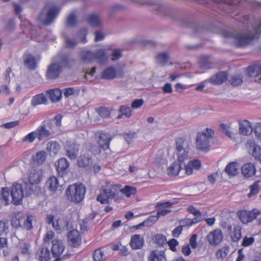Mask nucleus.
<instances>
[{
    "instance_id": "obj_1",
    "label": "nucleus",
    "mask_w": 261,
    "mask_h": 261,
    "mask_svg": "<svg viewBox=\"0 0 261 261\" xmlns=\"http://www.w3.org/2000/svg\"><path fill=\"white\" fill-rule=\"evenodd\" d=\"M247 28L244 32L240 33L237 31L225 30L223 33V36L226 38L231 39L235 45L238 47L245 46L252 40L259 38L261 33V19L259 18L250 27Z\"/></svg>"
},
{
    "instance_id": "obj_2",
    "label": "nucleus",
    "mask_w": 261,
    "mask_h": 261,
    "mask_svg": "<svg viewBox=\"0 0 261 261\" xmlns=\"http://www.w3.org/2000/svg\"><path fill=\"white\" fill-rule=\"evenodd\" d=\"M74 60L69 55L59 54L55 58V61L50 64L46 72V77L50 80L57 79L63 69L70 67Z\"/></svg>"
},
{
    "instance_id": "obj_3",
    "label": "nucleus",
    "mask_w": 261,
    "mask_h": 261,
    "mask_svg": "<svg viewBox=\"0 0 261 261\" xmlns=\"http://www.w3.org/2000/svg\"><path fill=\"white\" fill-rule=\"evenodd\" d=\"M214 131L210 128L197 133L196 138V147L204 152H207L214 142Z\"/></svg>"
},
{
    "instance_id": "obj_4",
    "label": "nucleus",
    "mask_w": 261,
    "mask_h": 261,
    "mask_svg": "<svg viewBox=\"0 0 261 261\" xmlns=\"http://www.w3.org/2000/svg\"><path fill=\"white\" fill-rule=\"evenodd\" d=\"M66 193L68 200L79 203L85 197L86 188L83 184L70 185L66 189Z\"/></svg>"
},
{
    "instance_id": "obj_5",
    "label": "nucleus",
    "mask_w": 261,
    "mask_h": 261,
    "mask_svg": "<svg viewBox=\"0 0 261 261\" xmlns=\"http://www.w3.org/2000/svg\"><path fill=\"white\" fill-rule=\"evenodd\" d=\"M29 184L24 183V186L25 188V195L29 196L33 192L31 186L34 185L39 184L42 178V170L40 167H32L28 175Z\"/></svg>"
},
{
    "instance_id": "obj_6",
    "label": "nucleus",
    "mask_w": 261,
    "mask_h": 261,
    "mask_svg": "<svg viewBox=\"0 0 261 261\" xmlns=\"http://www.w3.org/2000/svg\"><path fill=\"white\" fill-rule=\"evenodd\" d=\"M59 11L60 10L57 7H52L48 9L45 6L39 15V19L44 24H49L56 18Z\"/></svg>"
},
{
    "instance_id": "obj_7",
    "label": "nucleus",
    "mask_w": 261,
    "mask_h": 261,
    "mask_svg": "<svg viewBox=\"0 0 261 261\" xmlns=\"http://www.w3.org/2000/svg\"><path fill=\"white\" fill-rule=\"evenodd\" d=\"M117 188V186L111 185L102 187L101 192L97 197V200L101 204L109 203V199L115 197Z\"/></svg>"
},
{
    "instance_id": "obj_8",
    "label": "nucleus",
    "mask_w": 261,
    "mask_h": 261,
    "mask_svg": "<svg viewBox=\"0 0 261 261\" xmlns=\"http://www.w3.org/2000/svg\"><path fill=\"white\" fill-rule=\"evenodd\" d=\"M176 145L178 161L181 164L189 158V145L187 141L182 138H179L177 140Z\"/></svg>"
},
{
    "instance_id": "obj_9",
    "label": "nucleus",
    "mask_w": 261,
    "mask_h": 261,
    "mask_svg": "<svg viewBox=\"0 0 261 261\" xmlns=\"http://www.w3.org/2000/svg\"><path fill=\"white\" fill-rule=\"evenodd\" d=\"M64 250L65 246L61 240H54L52 241V254L56 258L54 261H62L69 257L68 254L62 255Z\"/></svg>"
},
{
    "instance_id": "obj_10",
    "label": "nucleus",
    "mask_w": 261,
    "mask_h": 261,
    "mask_svg": "<svg viewBox=\"0 0 261 261\" xmlns=\"http://www.w3.org/2000/svg\"><path fill=\"white\" fill-rule=\"evenodd\" d=\"M23 188L25 187L20 184H14L11 187V195L12 198V203L16 205H19L22 202V200L25 193H24Z\"/></svg>"
},
{
    "instance_id": "obj_11",
    "label": "nucleus",
    "mask_w": 261,
    "mask_h": 261,
    "mask_svg": "<svg viewBox=\"0 0 261 261\" xmlns=\"http://www.w3.org/2000/svg\"><path fill=\"white\" fill-rule=\"evenodd\" d=\"M260 213V211L259 210L254 208L251 211H241L238 213V215L241 222L247 224L256 219Z\"/></svg>"
},
{
    "instance_id": "obj_12",
    "label": "nucleus",
    "mask_w": 261,
    "mask_h": 261,
    "mask_svg": "<svg viewBox=\"0 0 261 261\" xmlns=\"http://www.w3.org/2000/svg\"><path fill=\"white\" fill-rule=\"evenodd\" d=\"M51 121H44L36 129L37 138L41 141L48 137L51 134V129L49 128Z\"/></svg>"
},
{
    "instance_id": "obj_13",
    "label": "nucleus",
    "mask_w": 261,
    "mask_h": 261,
    "mask_svg": "<svg viewBox=\"0 0 261 261\" xmlns=\"http://www.w3.org/2000/svg\"><path fill=\"white\" fill-rule=\"evenodd\" d=\"M65 147L66 155L71 160L75 159L78 154L79 145L74 142L67 141Z\"/></svg>"
},
{
    "instance_id": "obj_14",
    "label": "nucleus",
    "mask_w": 261,
    "mask_h": 261,
    "mask_svg": "<svg viewBox=\"0 0 261 261\" xmlns=\"http://www.w3.org/2000/svg\"><path fill=\"white\" fill-rule=\"evenodd\" d=\"M223 236L220 229H217L210 232L207 236V239L209 243L212 246H215L222 241Z\"/></svg>"
},
{
    "instance_id": "obj_15",
    "label": "nucleus",
    "mask_w": 261,
    "mask_h": 261,
    "mask_svg": "<svg viewBox=\"0 0 261 261\" xmlns=\"http://www.w3.org/2000/svg\"><path fill=\"white\" fill-rule=\"evenodd\" d=\"M112 138L110 134L107 133H101L98 140V144L100 149L105 150L109 148V144Z\"/></svg>"
},
{
    "instance_id": "obj_16",
    "label": "nucleus",
    "mask_w": 261,
    "mask_h": 261,
    "mask_svg": "<svg viewBox=\"0 0 261 261\" xmlns=\"http://www.w3.org/2000/svg\"><path fill=\"white\" fill-rule=\"evenodd\" d=\"M56 166L59 175L63 177L67 173L69 164L66 159L61 158L58 161L57 163H56Z\"/></svg>"
},
{
    "instance_id": "obj_17",
    "label": "nucleus",
    "mask_w": 261,
    "mask_h": 261,
    "mask_svg": "<svg viewBox=\"0 0 261 261\" xmlns=\"http://www.w3.org/2000/svg\"><path fill=\"white\" fill-rule=\"evenodd\" d=\"M69 242L71 245L76 247L81 243V238L80 237L79 232L75 229L70 231L67 235Z\"/></svg>"
},
{
    "instance_id": "obj_18",
    "label": "nucleus",
    "mask_w": 261,
    "mask_h": 261,
    "mask_svg": "<svg viewBox=\"0 0 261 261\" xmlns=\"http://www.w3.org/2000/svg\"><path fill=\"white\" fill-rule=\"evenodd\" d=\"M129 244L133 250L140 249L143 247L144 239L139 234H134L131 237Z\"/></svg>"
},
{
    "instance_id": "obj_19",
    "label": "nucleus",
    "mask_w": 261,
    "mask_h": 261,
    "mask_svg": "<svg viewBox=\"0 0 261 261\" xmlns=\"http://www.w3.org/2000/svg\"><path fill=\"white\" fill-rule=\"evenodd\" d=\"M227 75L225 72H219L208 79V82L213 85H221L227 79Z\"/></svg>"
},
{
    "instance_id": "obj_20",
    "label": "nucleus",
    "mask_w": 261,
    "mask_h": 261,
    "mask_svg": "<svg viewBox=\"0 0 261 261\" xmlns=\"http://www.w3.org/2000/svg\"><path fill=\"white\" fill-rule=\"evenodd\" d=\"M253 128L251 125V123L245 120L239 124V133L244 136H248L252 134Z\"/></svg>"
},
{
    "instance_id": "obj_21",
    "label": "nucleus",
    "mask_w": 261,
    "mask_h": 261,
    "mask_svg": "<svg viewBox=\"0 0 261 261\" xmlns=\"http://www.w3.org/2000/svg\"><path fill=\"white\" fill-rule=\"evenodd\" d=\"M242 173L246 177H250L254 175L256 172L255 165L252 163L244 164L241 168Z\"/></svg>"
},
{
    "instance_id": "obj_22",
    "label": "nucleus",
    "mask_w": 261,
    "mask_h": 261,
    "mask_svg": "<svg viewBox=\"0 0 261 261\" xmlns=\"http://www.w3.org/2000/svg\"><path fill=\"white\" fill-rule=\"evenodd\" d=\"M36 257L39 261H49L51 258L50 251L46 247L39 248L37 252Z\"/></svg>"
},
{
    "instance_id": "obj_23",
    "label": "nucleus",
    "mask_w": 261,
    "mask_h": 261,
    "mask_svg": "<svg viewBox=\"0 0 261 261\" xmlns=\"http://www.w3.org/2000/svg\"><path fill=\"white\" fill-rule=\"evenodd\" d=\"M91 157L89 155H81L78 160L77 164L80 167L90 168L92 165Z\"/></svg>"
},
{
    "instance_id": "obj_24",
    "label": "nucleus",
    "mask_w": 261,
    "mask_h": 261,
    "mask_svg": "<svg viewBox=\"0 0 261 261\" xmlns=\"http://www.w3.org/2000/svg\"><path fill=\"white\" fill-rule=\"evenodd\" d=\"M149 261H166L164 251L153 250L150 253L148 257Z\"/></svg>"
},
{
    "instance_id": "obj_25",
    "label": "nucleus",
    "mask_w": 261,
    "mask_h": 261,
    "mask_svg": "<svg viewBox=\"0 0 261 261\" xmlns=\"http://www.w3.org/2000/svg\"><path fill=\"white\" fill-rule=\"evenodd\" d=\"M201 166V163L198 160H194L190 161L188 164L185 165V169L187 174L190 175L193 172V170H198Z\"/></svg>"
},
{
    "instance_id": "obj_26",
    "label": "nucleus",
    "mask_w": 261,
    "mask_h": 261,
    "mask_svg": "<svg viewBox=\"0 0 261 261\" xmlns=\"http://www.w3.org/2000/svg\"><path fill=\"white\" fill-rule=\"evenodd\" d=\"M238 164L235 162L230 163L225 168V172L230 176H234L238 174Z\"/></svg>"
},
{
    "instance_id": "obj_27",
    "label": "nucleus",
    "mask_w": 261,
    "mask_h": 261,
    "mask_svg": "<svg viewBox=\"0 0 261 261\" xmlns=\"http://www.w3.org/2000/svg\"><path fill=\"white\" fill-rule=\"evenodd\" d=\"M169 55L166 52H161L158 54L155 58V61L157 64L160 66H164L168 61Z\"/></svg>"
},
{
    "instance_id": "obj_28",
    "label": "nucleus",
    "mask_w": 261,
    "mask_h": 261,
    "mask_svg": "<svg viewBox=\"0 0 261 261\" xmlns=\"http://www.w3.org/2000/svg\"><path fill=\"white\" fill-rule=\"evenodd\" d=\"M82 61L86 63H89L94 60V52L90 50H84L81 53Z\"/></svg>"
},
{
    "instance_id": "obj_29",
    "label": "nucleus",
    "mask_w": 261,
    "mask_h": 261,
    "mask_svg": "<svg viewBox=\"0 0 261 261\" xmlns=\"http://www.w3.org/2000/svg\"><path fill=\"white\" fill-rule=\"evenodd\" d=\"M46 186L50 191H55L59 187V180L56 176H52L46 181Z\"/></svg>"
},
{
    "instance_id": "obj_30",
    "label": "nucleus",
    "mask_w": 261,
    "mask_h": 261,
    "mask_svg": "<svg viewBox=\"0 0 261 261\" xmlns=\"http://www.w3.org/2000/svg\"><path fill=\"white\" fill-rule=\"evenodd\" d=\"M108 59L106 52L103 49H99L94 52V60H97L100 64L105 62Z\"/></svg>"
},
{
    "instance_id": "obj_31",
    "label": "nucleus",
    "mask_w": 261,
    "mask_h": 261,
    "mask_svg": "<svg viewBox=\"0 0 261 261\" xmlns=\"http://www.w3.org/2000/svg\"><path fill=\"white\" fill-rule=\"evenodd\" d=\"M116 72L113 67H109L102 72L101 77L107 80H112L116 77Z\"/></svg>"
},
{
    "instance_id": "obj_32",
    "label": "nucleus",
    "mask_w": 261,
    "mask_h": 261,
    "mask_svg": "<svg viewBox=\"0 0 261 261\" xmlns=\"http://www.w3.org/2000/svg\"><path fill=\"white\" fill-rule=\"evenodd\" d=\"M181 168V164L180 163H178L176 162H174L168 168L167 173L170 176H176L178 175Z\"/></svg>"
},
{
    "instance_id": "obj_33",
    "label": "nucleus",
    "mask_w": 261,
    "mask_h": 261,
    "mask_svg": "<svg viewBox=\"0 0 261 261\" xmlns=\"http://www.w3.org/2000/svg\"><path fill=\"white\" fill-rule=\"evenodd\" d=\"M25 65L31 70L35 69L37 66V62L34 57L31 55H28L24 58Z\"/></svg>"
},
{
    "instance_id": "obj_34",
    "label": "nucleus",
    "mask_w": 261,
    "mask_h": 261,
    "mask_svg": "<svg viewBox=\"0 0 261 261\" xmlns=\"http://www.w3.org/2000/svg\"><path fill=\"white\" fill-rule=\"evenodd\" d=\"M247 73L250 77H256L260 75L261 66L259 65H254L248 67Z\"/></svg>"
},
{
    "instance_id": "obj_35",
    "label": "nucleus",
    "mask_w": 261,
    "mask_h": 261,
    "mask_svg": "<svg viewBox=\"0 0 261 261\" xmlns=\"http://www.w3.org/2000/svg\"><path fill=\"white\" fill-rule=\"evenodd\" d=\"M48 94L50 100L54 102L59 101L62 97V92L58 89L49 91Z\"/></svg>"
},
{
    "instance_id": "obj_36",
    "label": "nucleus",
    "mask_w": 261,
    "mask_h": 261,
    "mask_svg": "<svg viewBox=\"0 0 261 261\" xmlns=\"http://www.w3.org/2000/svg\"><path fill=\"white\" fill-rule=\"evenodd\" d=\"M47 99L43 94H37L34 96L32 99L31 104L32 106L36 107L37 105L45 104Z\"/></svg>"
},
{
    "instance_id": "obj_37",
    "label": "nucleus",
    "mask_w": 261,
    "mask_h": 261,
    "mask_svg": "<svg viewBox=\"0 0 261 261\" xmlns=\"http://www.w3.org/2000/svg\"><path fill=\"white\" fill-rule=\"evenodd\" d=\"M88 23L93 27H99L101 24L99 16L96 14H90L87 18Z\"/></svg>"
},
{
    "instance_id": "obj_38",
    "label": "nucleus",
    "mask_w": 261,
    "mask_h": 261,
    "mask_svg": "<svg viewBox=\"0 0 261 261\" xmlns=\"http://www.w3.org/2000/svg\"><path fill=\"white\" fill-rule=\"evenodd\" d=\"M60 148L59 144L56 141H50L47 144V150L51 154H56Z\"/></svg>"
},
{
    "instance_id": "obj_39",
    "label": "nucleus",
    "mask_w": 261,
    "mask_h": 261,
    "mask_svg": "<svg viewBox=\"0 0 261 261\" xmlns=\"http://www.w3.org/2000/svg\"><path fill=\"white\" fill-rule=\"evenodd\" d=\"M46 158V153L44 151H40L37 152L33 156V160L38 164H42L45 161Z\"/></svg>"
},
{
    "instance_id": "obj_40",
    "label": "nucleus",
    "mask_w": 261,
    "mask_h": 261,
    "mask_svg": "<svg viewBox=\"0 0 261 261\" xmlns=\"http://www.w3.org/2000/svg\"><path fill=\"white\" fill-rule=\"evenodd\" d=\"M212 63L210 61L208 58L203 56L199 60L200 68L203 69H208L212 67Z\"/></svg>"
},
{
    "instance_id": "obj_41",
    "label": "nucleus",
    "mask_w": 261,
    "mask_h": 261,
    "mask_svg": "<svg viewBox=\"0 0 261 261\" xmlns=\"http://www.w3.org/2000/svg\"><path fill=\"white\" fill-rule=\"evenodd\" d=\"M120 191L127 197L135 195L137 192V189L135 187L129 186H125L124 188L122 189Z\"/></svg>"
},
{
    "instance_id": "obj_42",
    "label": "nucleus",
    "mask_w": 261,
    "mask_h": 261,
    "mask_svg": "<svg viewBox=\"0 0 261 261\" xmlns=\"http://www.w3.org/2000/svg\"><path fill=\"white\" fill-rule=\"evenodd\" d=\"M119 111L121 114L118 116L119 119L121 118L122 115H124L126 117L129 118L132 114L131 108L125 106H121L120 107Z\"/></svg>"
},
{
    "instance_id": "obj_43",
    "label": "nucleus",
    "mask_w": 261,
    "mask_h": 261,
    "mask_svg": "<svg viewBox=\"0 0 261 261\" xmlns=\"http://www.w3.org/2000/svg\"><path fill=\"white\" fill-rule=\"evenodd\" d=\"M9 221L7 220L0 221V236L7 234L9 231Z\"/></svg>"
},
{
    "instance_id": "obj_44",
    "label": "nucleus",
    "mask_w": 261,
    "mask_h": 261,
    "mask_svg": "<svg viewBox=\"0 0 261 261\" xmlns=\"http://www.w3.org/2000/svg\"><path fill=\"white\" fill-rule=\"evenodd\" d=\"M229 251V249L228 247H224L216 252V256L217 258L223 259L227 256Z\"/></svg>"
},
{
    "instance_id": "obj_45",
    "label": "nucleus",
    "mask_w": 261,
    "mask_h": 261,
    "mask_svg": "<svg viewBox=\"0 0 261 261\" xmlns=\"http://www.w3.org/2000/svg\"><path fill=\"white\" fill-rule=\"evenodd\" d=\"M80 90L73 87H69L63 90V94L65 97H68L73 95H78Z\"/></svg>"
},
{
    "instance_id": "obj_46",
    "label": "nucleus",
    "mask_w": 261,
    "mask_h": 261,
    "mask_svg": "<svg viewBox=\"0 0 261 261\" xmlns=\"http://www.w3.org/2000/svg\"><path fill=\"white\" fill-rule=\"evenodd\" d=\"M93 258L94 261H103L106 258V257L101 250L99 249L94 251Z\"/></svg>"
},
{
    "instance_id": "obj_47",
    "label": "nucleus",
    "mask_w": 261,
    "mask_h": 261,
    "mask_svg": "<svg viewBox=\"0 0 261 261\" xmlns=\"http://www.w3.org/2000/svg\"><path fill=\"white\" fill-rule=\"evenodd\" d=\"M65 44L67 48H72L76 46L77 44V41L75 38L66 37Z\"/></svg>"
},
{
    "instance_id": "obj_48",
    "label": "nucleus",
    "mask_w": 261,
    "mask_h": 261,
    "mask_svg": "<svg viewBox=\"0 0 261 261\" xmlns=\"http://www.w3.org/2000/svg\"><path fill=\"white\" fill-rule=\"evenodd\" d=\"M250 192L248 194V197H250L253 195L257 194L259 190V181H255L252 185L250 186Z\"/></svg>"
},
{
    "instance_id": "obj_49",
    "label": "nucleus",
    "mask_w": 261,
    "mask_h": 261,
    "mask_svg": "<svg viewBox=\"0 0 261 261\" xmlns=\"http://www.w3.org/2000/svg\"><path fill=\"white\" fill-rule=\"evenodd\" d=\"M37 138V133L35 131L32 132L31 133L25 136L22 139L23 142L32 143Z\"/></svg>"
},
{
    "instance_id": "obj_50",
    "label": "nucleus",
    "mask_w": 261,
    "mask_h": 261,
    "mask_svg": "<svg viewBox=\"0 0 261 261\" xmlns=\"http://www.w3.org/2000/svg\"><path fill=\"white\" fill-rule=\"evenodd\" d=\"M229 81L231 84L234 86L240 85L243 82L242 77L239 75L231 76Z\"/></svg>"
},
{
    "instance_id": "obj_51",
    "label": "nucleus",
    "mask_w": 261,
    "mask_h": 261,
    "mask_svg": "<svg viewBox=\"0 0 261 261\" xmlns=\"http://www.w3.org/2000/svg\"><path fill=\"white\" fill-rule=\"evenodd\" d=\"M1 196L2 199L6 202V204L7 205L10 203L9 197V191L8 188H2L1 191Z\"/></svg>"
},
{
    "instance_id": "obj_52",
    "label": "nucleus",
    "mask_w": 261,
    "mask_h": 261,
    "mask_svg": "<svg viewBox=\"0 0 261 261\" xmlns=\"http://www.w3.org/2000/svg\"><path fill=\"white\" fill-rule=\"evenodd\" d=\"M252 154L255 160L261 161V147L259 145L254 146L252 149Z\"/></svg>"
},
{
    "instance_id": "obj_53",
    "label": "nucleus",
    "mask_w": 261,
    "mask_h": 261,
    "mask_svg": "<svg viewBox=\"0 0 261 261\" xmlns=\"http://www.w3.org/2000/svg\"><path fill=\"white\" fill-rule=\"evenodd\" d=\"M33 220V217L32 216H29L27 219L23 221V227L27 230H31L32 228V221Z\"/></svg>"
},
{
    "instance_id": "obj_54",
    "label": "nucleus",
    "mask_w": 261,
    "mask_h": 261,
    "mask_svg": "<svg viewBox=\"0 0 261 261\" xmlns=\"http://www.w3.org/2000/svg\"><path fill=\"white\" fill-rule=\"evenodd\" d=\"M97 112L98 114L102 118H107L109 117L110 115V112L108 109L105 107H100L98 110Z\"/></svg>"
},
{
    "instance_id": "obj_55",
    "label": "nucleus",
    "mask_w": 261,
    "mask_h": 261,
    "mask_svg": "<svg viewBox=\"0 0 261 261\" xmlns=\"http://www.w3.org/2000/svg\"><path fill=\"white\" fill-rule=\"evenodd\" d=\"M155 243L160 246H163L166 241V237L161 234H157L155 236Z\"/></svg>"
},
{
    "instance_id": "obj_56",
    "label": "nucleus",
    "mask_w": 261,
    "mask_h": 261,
    "mask_svg": "<svg viewBox=\"0 0 261 261\" xmlns=\"http://www.w3.org/2000/svg\"><path fill=\"white\" fill-rule=\"evenodd\" d=\"M76 17L73 13L69 15L67 18L66 24L69 27H72L76 23Z\"/></svg>"
},
{
    "instance_id": "obj_57",
    "label": "nucleus",
    "mask_w": 261,
    "mask_h": 261,
    "mask_svg": "<svg viewBox=\"0 0 261 261\" xmlns=\"http://www.w3.org/2000/svg\"><path fill=\"white\" fill-rule=\"evenodd\" d=\"M254 238L253 237H245L243 238L242 245L244 247H248L251 245L254 242Z\"/></svg>"
},
{
    "instance_id": "obj_58",
    "label": "nucleus",
    "mask_w": 261,
    "mask_h": 261,
    "mask_svg": "<svg viewBox=\"0 0 261 261\" xmlns=\"http://www.w3.org/2000/svg\"><path fill=\"white\" fill-rule=\"evenodd\" d=\"M158 216L156 215H152L149 216L147 219L144 221V223H146L147 226H149L158 220Z\"/></svg>"
},
{
    "instance_id": "obj_59",
    "label": "nucleus",
    "mask_w": 261,
    "mask_h": 261,
    "mask_svg": "<svg viewBox=\"0 0 261 261\" xmlns=\"http://www.w3.org/2000/svg\"><path fill=\"white\" fill-rule=\"evenodd\" d=\"M241 238V229L239 227H234L233 231L232 240L234 242L238 241Z\"/></svg>"
},
{
    "instance_id": "obj_60",
    "label": "nucleus",
    "mask_w": 261,
    "mask_h": 261,
    "mask_svg": "<svg viewBox=\"0 0 261 261\" xmlns=\"http://www.w3.org/2000/svg\"><path fill=\"white\" fill-rule=\"evenodd\" d=\"M255 136L261 141V122L257 123L254 128Z\"/></svg>"
},
{
    "instance_id": "obj_61",
    "label": "nucleus",
    "mask_w": 261,
    "mask_h": 261,
    "mask_svg": "<svg viewBox=\"0 0 261 261\" xmlns=\"http://www.w3.org/2000/svg\"><path fill=\"white\" fill-rule=\"evenodd\" d=\"M22 220L19 216H16L13 218L12 221V225L16 228L21 227L22 226Z\"/></svg>"
},
{
    "instance_id": "obj_62",
    "label": "nucleus",
    "mask_w": 261,
    "mask_h": 261,
    "mask_svg": "<svg viewBox=\"0 0 261 261\" xmlns=\"http://www.w3.org/2000/svg\"><path fill=\"white\" fill-rule=\"evenodd\" d=\"M62 116L58 115L56 116L52 120H47V121H51V124L55 123L57 126H60L61 124Z\"/></svg>"
},
{
    "instance_id": "obj_63",
    "label": "nucleus",
    "mask_w": 261,
    "mask_h": 261,
    "mask_svg": "<svg viewBox=\"0 0 261 261\" xmlns=\"http://www.w3.org/2000/svg\"><path fill=\"white\" fill-rule=\"evenodd\" d=\"M168 244L170 247V249L173 251H175V247L178 244V241L175 239H172L169 241Z\"/></svg>"
},
{
    "instance_id": "obj_64",
    "label": "nucleus",
    "mask_w": 261,
    "mask_h": 261,
    "mask_svg": "<svg viewBox=\"0 0 261 261\" xmlns=\"http://www.w3.org/2000/svg\"><path fill=\"white\" fill-rule=\"evenodd\" d=\"M143 102L142 99H135L132 103V108L133 109L139 108L143 105Z\"/></svg>"
}]
</instances>
